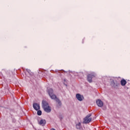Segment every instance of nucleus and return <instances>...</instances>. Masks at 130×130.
I'll use <instances>...</instances> for the list:
<instances>
[{
  "instance_id": "f257e3e1",
  "label": "nucleus",
  "mask_w": 130,
  "mask_h": 130,
  "mask_svg": "<svg viewBox=\"0 0 130 130\" xmlns=\"http://www.w3.org/2000/svg\"><path fill=\"white\" fill-rule=\"evenodd\" d=\"M33 108L35 110L37 111L38 115L40 116L42 115V111H41V110H39V109H40V105L39 104L34 103L33 104Z\"/></svg>"
},
{
  "instance_id": "f03ea898",
  "label": "nucleus",
  "mask_w": 130,
  "mask_h": 130,
  "mask_svg": "<svg viewBox=\"0 0 130 130\" xmlns=\"http://www.w3.org/2000/svg\"><path fill=\"white\" fill-rule=\"evenodd\" d=\"M26 71L27 73H29L30 75V79L31 82H34V81H36V82H37V79L35 77V76L33 75V73H31V70L30 69H26Z\"/></svg>"
},
{
  "instance_id": "7ed1b4c3",
  "label": "nucleus",
  "mask_w": 130,
  "mask_h": 130,
  "mask_svg": "<svg viewBox=\"0 0 130 130\" xmlns=\"http://www.w3.org/2000/svg\"><path fill=\"white\" fill-rule=\"evenodd\" d=\"M95 77H96V74L95 73L88 74L87 75V81H88V82H92V79H93V78H95Z\"/></svg>"
},
{
  "instance_id": "20e7f679",
  "label": "nucleus",
  "mask_w": 130,
  "mask_h": 130,
  "mask_svg": "<svg viewBox=\"0 0 130 130\" xmlns=\"http://www.w3.org/2000/svg\"><path fill=\"white\" fill-rule=\"evenodd\" d=\"M110 84L112 88H114V89H117V88H118L119 83H118L117 82H111Z\"/></svg>"
},
{
  "instance_id": "39448f33",
  "label": "nucleus",
  "mask_w": 130,
  "mask_h": 130,
  "mask_svg": "<svg viewBox=\"0 0 130 130\" xmlns=\"http://www.w3.org/2000/svg\"><path fill=\"white\" fill-rule=\"evenodd\" d=\"M76 97L78 101H83L84 100V96L81 95L80 93L76 94Z\"/></svg>"
},
{
  "instance_id": "423d86ee",
  "label": "nucleus",
  "mask_w": 130,
  "mask_h": 130,
  "mask_svg": "<svg viewBox=\"0 0 130 130\" xmlns=\"http://www.w3.org/2000/svg\"><path fill=\"white\" fill-rule=\"evenodd\" d=\"M91 121H92V118H84L83 119V123H85V124H88V123L91 122Z\"/></svg>"
},
{
  "instance_id": "0eeeda50",
  "label": "nucleus",
  "mask_w": 130,
  "mask_h": 130,
  "mask_svg": "<svg viewBox=\"0 0 130 130\" xmlns=\"http://www.w3.org/2000/svg\"><path fill=\"white\" fill-rule=\"evenodd\" d=\"M42 108L44 109L49 106V104H48L46 101L43 100L42 102Z\"/></svg>"
},
{
  "instance_id": "6e6552de",
  "label": "nucleus",
  "mask_w": 130,
  "mask_h": 130,
  "mask_svg": "<svg viewBox=\"0 0 130 130\" xmlns=\"http://www.w3.org/2000/svg\"><path fill=\"white\" fill-rule=\"evenodd\" d=\"M96 103L99 107H103V102L100 99L97 100L96 101Z\"/></svg>"
},
{
  "instance_id": "1a4fd4ad",
  "label": "nucleus",
  "mask_w": 130,
  "mask_h": 130,
  "mask_svg": "<svg viewBox=\"0 0 130 130\" xmlns=\"http://www.w3.org/2000/svg\"><path fill=\"white\" fill-rule=\"evenodd\" d=\"M46 91L48 93L49 96H50L53 94V89L51 88L47 87Z\"/></svg>"
},
{
  "instance_id": "9d476101",
  "label": "nucleus",
  "mask_w": 130,
  "mask_h": 130,
  "mask_svg": "<svg viewBox=\"0 0 130 130\" xmlns=\"http://www.w3.org/2000/svg\"><path fill=\"white\" fill-rule=\"evenodd\" d=\"M44 111L45 112H47V113H49V112H51V108H50V106H48V107H46V108H44Z\"/></svg>"
},
{
  "instance_id": "9b49d317",
  "label": "nucleus",
  "mask_w": 130,
  "mask_h": 130,
  "mask_svg": "<svg viewBox=\"0 0 130 130\" xmlns=\"http://www.w3.org/2000/svg\"><path fill=\"white\" fill-rule=\"evenodd\" d=\"M39 124L42 125V126H44L46 124V120L45 119H41L39 122Z\"/></svg>"
},
{
  "instance_id": "f8f14e48",
  "label": "nucleus",
  "mask_w": 130,
  "mask_h": 130,
  "mask_svg": "<svg viewBox=\"0 0 130 130\" xmlns=\"http://www.w3.org/2000/svg\"><path fill=\"white\" fill-rule=\"evenodd\" d=\"M56 102H57V103H58V105L57 106L58 108H60V107H61V105H62L61 102L60 101V100H59V99H56Z\"/></svg>"
},
{
  "instance_id": "ddd939ff",
  "label": "nucleus",
  "mask_w": 130,
  "mask_h": 130,
  "mask_svg": "<svg viewBox=\"0 0 130 130\" xmlns=\"http://www.w3.org/2000/svg\"><path fill=\"white\" fill-rule=\"evenodd\" d=\"M3 92L5 94H8V93L10 92V90H9V86H8V84H7V88H5L3 90Z\"/></svg>"
},
{
  "instance_id": "4468645a",
  "label": "nucleus",
  "mask_w": 130,
  "mask_h": 130,
  "mask_svg": "<svg viewBox=\"0 0 130 130\" xmlns=\"http://www.w3.org/2000/svg\"><path fill=\"white\" fill-rule=\"evenodd\" d=\"M49 96L50 97V98H51L52 100H55V101H56V99H58V98H57V97L56 96V95L55 94H54V93H53L52 94H51V95H49Z\"/></svg>"
},
{
  "instance_id": "2eb2a0df",
  "label": "nucleus",
  "mask_w": 130,
  "mask_h": 130,
  "mask_svg": "<svg viewBox=\"0 0 130 130\" xmlns=\"http://www.w3.org/2000/svg\"><path fill=\"white\" fill-rule=\"evenodd\" d=\"M76 127L77 129H80V128H81V122H79L78 124H76Z\"/></svg>"
},
{
  "instance_id": "dca6fc26",
  "label": "nucleus",
  "mask_w": 130,
  "mask_h": 130,
  "mask_svg": "<svg viewBox=\"0 0 130 130\" xmlns=\"http://www.w3.org/2000/svg\"><path fill=\"white\" fill-rule=\"evenodd\" d=\"M91 116H92V114H89L87 115L85 118H90V117H91Z\"/></svg>"
},
{
  "instance_id": "f3484780",
  "label": "nucleus",
  "mask_w": 130,
  "mask_h": 130,
  "mask_svg": "<svg viewBox=\"0 0 130 130\" xmlns=\"http://www.w3.org/2000/svg\"><path fill=\"white\" fill-rule=\"evenodd\" d=\"M120 83L121 86H125L126 85V82H121Z\"/></svg>"
},
{
  "instance_id": "a211bd4d",
  "label": "nucleus",
  "mask_w": 130,
  "mask_h": 130,
  "mask_svg": "<svg viewBox=\"0 0 130 130\" xmlns=\"http://www.w3.org/2000/svg\"><path fill=\"white\" fill-rule=\"evenodd\" d=\"M109 81H110V82H114V80H113V78H111V77H109L108 78Z\"/></svg>"
},
{
  "instance_id": "6ab92c4d",
  "label": "nucleus",
  "mask_w": 130,
  "mask_h": 130,
  "mask_svg": "<svg viewBox=\"0 0 130 130\" xmlns=\"http://www.w3.org/2000/svg\"><path fill=\"white\" fill-rule=\"evenodd\" d=\"M58 118H59V119H60V120H61V119H62V115H59L58 116Z\"/></svg>"
},
{
  "instance_id": "aec40b11",
  "label": "nucleus",
  "mask_w": 130,
  "mask_h": 130,
  "mask_svg": "<svg viewBox=\"0 0 130 130\" xmlns=\"http://www.w3.org/2000/svg\"><path fill=\"white\" fill-rule=\"evenodd\" d=\"M120 82H126V80L125 79H122L121 80Z\"/></svg>"
},
{
  "instance_id": "412c9836",
  "label": "nucleus",
  "mask_w": 130,
  "mask_h": 130,
  "mask_svg": "<svg viewBox=\"0 0 130 130\" xmlns=\"http://www.w3.org/2000/svg\"><path fill=\"white\" fill-rule=\"evenodd\" d=\"M79 74L80 75H81V76H84V74L83 73V72H80Z\"/></svg>"
},
{
  "instance_id": "4be33fe9",
  "label": "nucleus",
  "mask_w": 130,
  "mask_h": 130,
  "mask_svg": "<svg viewBox=\"0 0 130 130\" xmlns=\"http://www.w3.org/2000/svg\"><path fill=\"white\" fill-rule=\"evenodd\" d=\"M63 85H66V87H68V84L66 82L63 83Z\"/></svg>"
},
{
  "instance_id": "5701e85b",
  "label": "nucleus",
  "mask_w": 130,
  "mask_h": 130,
  "mask_svg": "<svg viewBox=\"0 0 130 130\" xmlns=\"http://www.w3.org/2000/svg\"><path fill=\"white\" fill-rule=\"evenodd\" d=\"M103 110H106V107H104L103 108Z\"/></svg>"
},
{
  "instance_id": "b1692460",
  "label": "nucleus",
  "mask_w": 130,
  "mask_h": 130,
  "mask_svg": "<svg viewBox=\"0 0 130 130\" xmlns=\"http://www.w3.org/2000/svg\"><path fill=\"white\" fill-rule=\"evenodd\" d=\"M63 81H64V82H67V79L66 78H64Z\"/></svg>"
},
{
  "instance_id": "393cba45",
  "label": "nucleus",
  "mask_w": 130,
  "mask_h": 130,
  "mask_svg": "<svg viewBox=\"0 0 130 130\" xmlns=\"http://www.w3.org/2000/svg\"><path fill=\"white\" fill-rule=\"evenodd\" d=\"M1 85H2L3 87H6V85H4V84H2Z\"/></svg>"
},
{
  "instance_id": "a878e982",
  "label": "nucleus",
  "mask_w": 130,
  "mask_h": 130,
  "mask_svg": "<svg viewBox=\"0 0 130 130\" xmlns=\"http://www.w3.org/2000/svg\"><path fill=\"white\" fill-rule=\"evenodd\" d=\"M116 79H120V77H119V78H116Z\"/></svg>"
},
{
  "instance_id": "bb28decb",
  "label": "nucleus",
  "mask_w": 130,
  "mask_h": 130,
  "mask_svg": "<svg viewBox=\"0 0 130 130\" xmlns=\"http://www.w3.org/2000/svg\"><path fill=\"white\" fill-rule=\"evenodd\" d=\"M16 121V120H14V122Z\"/></svg>"
}]
</instances>
